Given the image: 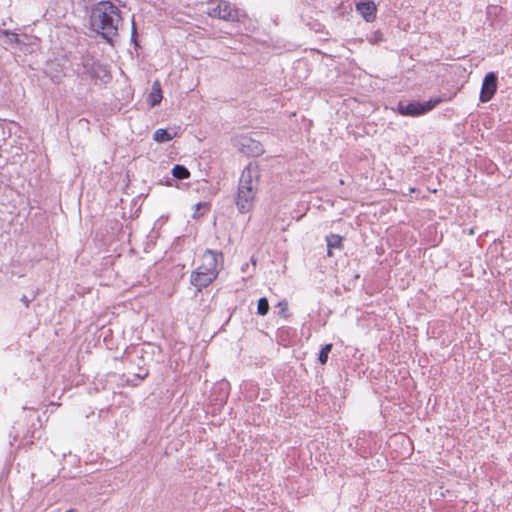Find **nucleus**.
I'll list each match as a JSON object with an SVG mask.
<instances>
[{
	"label": "nucleus",
	"instance_id": "nucleus-14",
	"mask_svg": "<svg viewBox=\"0 0 512 512\" xmlns=\"http://www.w3.org/2000/svg\"><path fill=\"white\" fill-rule=\"evenodd\" d=\"M162 99V93L160 89V85L158 82H155L152 86V91L149 95V101L152 106H156L160 103Z\"/></svg>",
	"mask_w": 512,
	"mask_h": 512
},
{
	"label": "nucleus",
	"instance_id": "nucleus-11",
	"mask_svg": "<svg viewBox=\"0 0 512 512\" xmlns=\"http://www.w3.org/2000/svg\"><path fill=\"white\" fill-rule=\"evenodd\" d=\"M376 10V5L372 1L356 4V11L359 12L367 22H371L375 19Z\"/></svg>",
	"mask_w": 512,
	"mask_h": 512
},
{
	"label": "nucleus",
	"instance_id": "nucleus-15",
	"mask_svg": "<svg viewBox=\"0 0 512 512\" xmlns=\"http://www.w3.org/2000/svg\"><path fill=\"white\" fill-rule=\"evenodd\" d=\"M172 175L176 179L183 180L189 178L190 172L185 166L177 164L172 169Z\"/></svg>",
	"mask_w": 512,
	"mask_h": 512
},
{
	"label": "nucleus",
	"instance_id": "nucleus-4",
	"mask_svg": "<svg viewBox=\"0 0 512 512\" xmlns=\"http://www.w3.org/2000/svg\"><path fill=\"white\" fill-rule=\"evenodd\" d=\"M439 99L429 100L423 103L420 102H410V103H402L398 104V111L401 115L406 116H420L429 111H431L438 103Z\"/></svg>",
	"mask_w": 512,
	"mask_h": 512
},
{
	"label": "nucleus",
	"instance_id": "nucleus-17",
	"mask_svg": "<svg viewBox=\"0 0 512 512\" xmlns=\"http://www.w3.org/2000/svg\"><path fill=\"white\" fill-rule=\"evenodd\" d=\"M269 311V303L265 297L258 300L257 313L261 316H265Z\"/></svg>",
	"mask_w": 512,
	"mask_h": 512
},
{
	"label": "nucleus",
	"instance_id": "nucleus-7",
	"mask_svg": "<svg viewBox=\"0 0 512 512\" xmlns=\"http://www.w3.org/2000/svg\"><path fill=\"white\" fill-rule=\"evenodd\" d=\"M73 65L75 71L81 74H87L90 77H96V60L90 53H83L80 57H75Z\"/></svg>",
	"mask_w": 512,
	"mask_h": 512
},
{
	"label": "nucleus",
	"instance_id": "nucleus-8",
	"mask_svg": "<svg viewBox=\"0 0 512 512\" xmlns=\"http://www.w3.org/2000/svg\"><path fill=\"white\" fill-rule=\"evenodd\" d=\"M259 176H260V174H259L258 167L256 165H253L252 163H250L242 171L238 186L249 187L254 191H258Z\"/></svg>",
	"mask_w": 512,
	"mask_h": 512
},
{
	"label": "nucleus",
	"instance_id": "nucleus-1",
	"mask_svg": "<svg viewBox=\"0 0 512 512\" xmlns=\"http://www.w3.org/2000/svg\"><path fill=\"white\" fill-rule=\"evenodd\" d=\"M122 24L120 9L111 1L96 3L90 12L89 25L92 31L99 34L108 43L118 35Z\"/></svg>",
	"mask_w": 512,
	"mask_h": 512
},
{
	"label": "nucleus",
	"instance_id": "nucleus-16",
	"mask_svg": "<svg viewBox=\"0 0 512 512\" xmlns=\"http://www.w3.org/2000/svg\"><path fill=\"white\" fill-rule=\"evenodd\" d=\"M332 344L329 343V344H326L325 346L322 347L320 353H319V362L324 365L327 363V360H328V355L329 353L331 352L332 350Z\"/></svg>",
	"mask_w": 512,
	"mask_h": 512
},
{
	"label": "nucleus",
	"instance_id": "nucleus-5",
	"mask_svg": "<svg viewBox=\"0 0 512 512\" xmlns=\"http://www.w3.org/2000/svg\"><path fill=\"white\" fill-rule=\"evenodd\" d=\"M236 146L241 153L251 157L260 156L264 152L262 144L249 136H239Z\"/></svg>",
	"mask_w": 512,
	"mask_h": 512
},
{
	"label": "nucleus",
	"instance_id": "nucleus-10",
	"mask_svg": "<svg viewBox=\"0 0 512 512\" xmlns=\"http://www.w3.org/2000/svg\"><path fill=\"white\" fill-rule=\"evenodd\" d=\"M214 280L215 278H212V276H209V274L195 270L192 272L190 277L191 284L195 286L198 291L209 286Z\"/></svg>",
	"mask_w": 512,
	"mask_h": 512
},
{
	"label": "nucleus",
	"instance_id": "nucleus-6",
	"mask_svg": "<svg viewBox=\"0 0 512 512\" xmlns=\"http://www.w3.org/2000/svg\"><path fill=\"white\" fill-rule=\"evenodd\" d=\"M257 192L249 187L238 186L236 205L241 213L249 212L253 208Z\"/></svg>",
	"mask_w": 512,
	"mask_h": 512
},
{
	"label": "nucleus",
	"instance_id": "nucleus-12",
	"mask_svg": "<svg viewBox=\"0 0 512 512\" xmlns=\"http://www.w3.org/2000/svg\"><path fill=\"white\" fill-rule=\"evenodd\" d=\"M342 241L343 238L338 234H329L326 236L327 255L329 257L333 256L334 249H342Z\"/></svg>",
	"mask_w": 512,
	"mask_h": 512
},
{
	"label": "nucleus",
	"instance_id": "nucleus-2",
	"mask_svg": "<svg viewBox=\"0 0 512 512\" xmlns=\"http://www.w3.org/2000/svg\"><path fill=\"white\" fill-rule=\"evenodd\" d=\"M207 14L210 17L226 21L238 19V10L233 4L226 0H211L207 3Z\"/></svg>",
	"mask_w": 512,
	"mask_h": 512
},
{
	"label": "nucleus",
	"instance_id": "nucleus-9",
	"mask_svg": "<svg viewBox=\"0 0 512 512\" xmlns=\"http://www.w3.org/2000/svg\"><path fill=\"white\" fill-rule=\"evenodd\" d=\"M497 81H498V78H497V75L495 72H488L485 75V77L482 81L480 97H479V100L482 103H486L493 98L494 94L497 91Z\"/></svg>",
	"mask_w": 512,
	"mask_h": 512
},
{
	"label": "nucleus",
	"instance_id": "nucleus-13",
	"mask_svg": "<svg viewBox=\"0 0 512 512\" xmlns=\"http://www.w3.org/2000/svg\"><path fill=\"white\" fill-rule=\"evenodd\" d=\"M175 136H176V133H170L166 129L160 128L154 132L153 139L156 142L164 143V142H168V141L172 140Z\"/></svg>",
	"mask_w": 512,
	"mask_h": 512
},
{
	"label": "nucleus",
	"instance_id": "nucleus-21",
	"mask_svg": "<svg viewBox=\"0 0 512 512\" xmlns=\"http://www.w3.org/2000/svg\"><path fill=\"white\" fill-rule=\"evenodd\" d=\"M251 263H253L254 265L256 264V261L252 258L251 259Z\"/></svg>",
	"mask_w": 512,
	"mask_h": 512
},
{
	"label": "nucleus",
	"instance_id": "nucleus-19",
	"mask_svg": "<svg viewBox=\"0 0 512 512\" xmlns=\"http://www.w3.org/2000/svg\"><path fill=\"white\" fill-rule=\"evenodd\" d=\"M277 307L279 308V314L285 316V313L288 309V304L286 301H281L278 303Z\"/></svg>",
	"mask_w": 512,
	"mask_h": 512
},
{
	"label": "nucleus",
	"instance_id": "nucleus-3",
	"mask_svg": "<svg viewBox=\"0 0 512 512\" xmlns=\"http://www.w3.org/2000/svg\"><path fill=\"white\" fill-rule=\"evenodd\" d=\"M223 260L222 253H218L211 249H207L201 256V264L196 268L195 271L203 272L217 278L218 276V262Z\"/></svg>",
	"mask_w": 512,
	"mask_h": 512
},
{
	"label": "nucleus",
	"instance_id": "nucleus-18",
	"mask_svg": "<svg viewBox=\"0 0 512 512\" xmlns=\"http://www.w3.org/2000/svg\"><path fill=\"white\" fill-rule=\"evenodd\" d=\"M4 33L8 37L10 42H14V43H17V44L21 43V40H20V37H19L18 34L11 33V32H8V31H5Z\"/></svg>",
	"mask_w": 512,
	"mask_h": 512
},
{
	"label": "nucleus",
	"instance_id": "nucleus-20",
	"mask_svg": "<svg viewBox=\"0 0 512 512\" xmlns=\"http://www.w3.org/2000/svg\"><path fill=\"white\" fill-rule=\"evenodd\" d=\"M22 301L25 303L26 306H28V299L26 296H23Z\"/></svg>",
	"mask_w": 512,
	"mask_h": 512
}]
</instances>
